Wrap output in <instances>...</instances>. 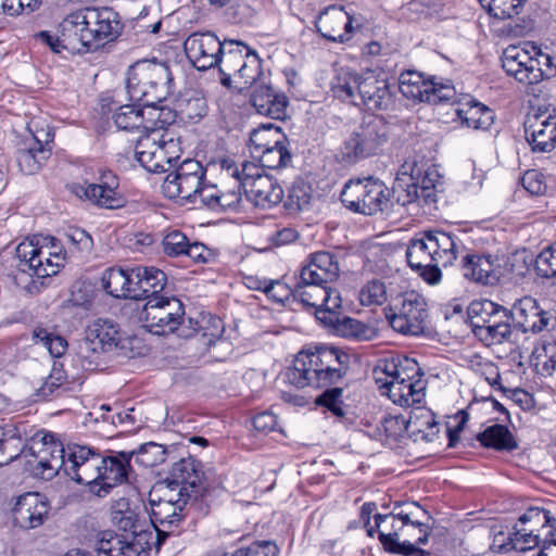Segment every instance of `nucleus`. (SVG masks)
Masks as SVG:
<instances>
[{
	"instance_id": "49530a36",
	"label": "nucleus",
	"mask_w": 556,
	"mask_h": 556,
	"mask_svg": "<svg viewBox=\"0 0 556 556\" xmlns=\"http://www.w3.org/2000/svg\"><path fill=\"white\" fill-rule=\"evenodd\" d=\"M478 441L484 447L497 451H513L517 448V442L506 426L493 425L485 428L477 435Z\"/></svg>"
},
{
	"instance_id": "774afa93",
	"label": "nucleus",
	"mask_w": 556,
	"mask_h": 556,
	"mask_svg": "<svg viewBox=\"0 0 556 556\" xmlns=\"http://www.w3.org/2000/svg\"><path fill=\"white\" fill-rule=\"evenodd\" d=\"M535 268L542 277L556 278V249L541 252L536 258Z\"/></svg>"
},
{
	"instance_id": "2f4dec72",
	"label": "nucleus",
	"mask_w": 556,
	"mask_h": 556,
	"mask_svg": "<svg viewBox=\"0 0 556 556\" xmlns=\"http://www.w3.org/2000/svg\"><path fill=\"white\" fill-rule=\"evenodd\" d=\"M402 506H405V509H401L397 513L392 511L391 514L381 515L377 514L375 516L376 521V528L380 529L381 523L387 522L390 518L393 520L396 519V517L401 520L400 525L404 529V527H409L406 529L405 534H410L412 531L418 529L419 536L416 540L417 544H425L428 541V526L425 525L420 519V515L427 517V511L424 510L417 503H409V504H400L396 503L394 510L401 508Z\"/></svg>"
},
{
	"instance_id": "72a5a7b5",
	"label": "nucleus",
	"mask_w": 556,
	"mask_h": 556,
	"mask_svg": "<svg viewBox=\"0 0 556 556\" xmlns=\"http://www.w3.org/2000/svg\"><path fill=\"white\" fill-rule=\"evenodd\" d=\"M496 261L491 255L468 254L464 257V276L475 282L493 286L501 276Z\"/></svg>"
},
{
	"instance_id": "f257e3e1",
	"label": "nucleus",
	"mask_w": 556,
	"mask_h": 556,
	"mask_svg": "<svg viewBox=\"0 0 556 556\" xmlns=\"http://www.w3.org/2000/svg\"><path fill=\"white\" fill-rule=\"evenodd\" d=\"M130 454L119 452L104 457L89 447L75 445L67 451L65 475L80 484L89 485L99 497L128 480Z\"/></svg>"
},
{
	"instance_id": "09e8293b",
	"label": "nucleus",
	"mask_w": 556,
	"mask_h": 556,
	"mask_svg": "<svg viewBox=\"0 0 556 556\" xmlns=\"http://www.w3.org/2000/svg\"><path fill=\"white\" fill-rule=\"evenodd\" d=\"M0 451L2 453L0 455L1 466L14 460L21 453L28 457V454L23 448V438L17 427L9 426L2 428Z\"/></svg>"
},
{
	"instance_id": "58836bf2",
	"label": "nucleus",
	"mask_w": 556,
	"mask_h": 556,
	"mask_svg": "<svg viewBox=\"0 0 556 556\" xmlns=\"http://www.w3.org/2000/svg\"><path fill=\"white\" fill-rule=\"evenodd\" d=\"M455 113L464 126L472 129L485 130L494 122L492 110L473 99L459 102Z\"/></svg>"
},
{
	"instance_id": "423d86ee",
	"label": "nucleus",
	"mask_w": 556,
	"mask_h": 556,
	"mask_svg": "<svg viewBox=\"0 0 556 556\" xmlns=\"http://www.w3.org/2000/svg\"><path fill=\"white\" fill-rule=\"evenodd\" d=\"M218 60L220 83L227 88L242 90L262 75L258 55L241 41L226 40Z\"/></svg>"
},
{
	"instance_id": "a19ab883",
	"label": "nucleus",
	"mask_w": 556,
	"mask_h": 556,
	"mask_svg": "<svg viewBox=\"0 0 556 556\" xmlns=\"http://www.w3.org/2000/svg\"><path fill=\"white\" fill-rule=\"evenodd\" d=\"M288 139L281 128L268 123L262 124L250 134V152L252 156L278 144L287 143Z\"/></svg>"
},
{
	"instance_id": "e433bc0d",
	"label": "nucleus",
	"mask_w": 556,
	"mask_h": 556,
	"mask_svg": "<svg viewBox=\"0 0 556 556\" xmlns=\"http://www.w3.org/2000/svg\"><path fill=\"white\" fill-rule=\"evenodd\" d=\"M132 279L136 286L132 288L134 299H146L160 295L166 286V275L155 267L132 268Z\"/></svg>"
},
{
	"instance_id": "4468645a",
	"label": "nucleus",
	"mask_w": 556,
	"mask_h": 556,
	"mask_svg": "<svg viewBox=\"0 0 556 556\" xmlns=\"http://www.w3.org/2000/svg\"><path fill=\"white\" fill-rule=\"evenodd\" d=\"M185 308L175 296L154 295L142 307L141 320L152 333L164 336L176 330L184 321Z\"/></svg>"
},
{
	"instance_id": "8fccbe9b",
	"label": "nucleus",
	"mask_w": 556,
	"mask_h": 556,
	"mask_svg": "<svg viewBox=\"0 0 556 556\" xmlns=\"http://www.w3.org/2000/svg\"><path fill=\"white\" fill-rule=\"evenodd\" d=\"M113 119L117 128L122 130L141 129L149 127L144 124V111L136 104H126L118 108Z\"/></svg>"
},
{
	"instance_id": "bf43d9fd",
	"label": "nucleus",
	"mask_w": 556,
	"mask_h": 556,
	"mask_svg": "<svg viewBox=\"0 0 556 556\" xmlns=\"http://www.w3.org/2000/svg\"><path fill=\"white\" fill-rule=\"evenodd\" d=\"M435 166L430 159L419 153L409 155L401 165L399 174L407 176L409 180L421 177L430 167Z\"/></svg>"
},
{
	"instance_id": "a211bd4d",
	"label": "nucleus",
	"mask_w": 556,
	"mask_h": 556,
	"mask_svg": "<svg viewBox=\"0 0 556 556\" xmlns=\"http://www.w3.org/2000/svg\"><path fill=\"white\" fill-rule=\"evenodd\" d=\"M151 546L152 532L146 530L126 535L102 531L94 544L98 556H149Z\"/></svg>"
},
{
	"instance_id": "9b49d317",
	"label": "nucleus",
	"mask_w": 556,
	"mask_h": 556,
	"mask_svg": "<svg viewBox=\"0 0 556 556\" xmlns=\"http://www.w3.org/2000/svg\"><path fill=\"white\" fill-rule=\"evenodd\" d=\"M292 295L304 307L313 308L316 318L321 323H333L334 309H340L341 294L331 286L309 280L305 275L299 274V278L292 289Z\"/></svg>"
},
{
	"instance_id": "680f3d73",
	"label": "nucleus",
	"mask_w": 556,
	"mask_h": 556,
	"mask_svg": "<svg viewBox=\"0 0 556 556\" xmlns=\"http://www.w3.org/2000/svg\"><path fill=\"white\" fill-rule=\"evenodd\" d=\"M418 178H413L416 185H418L421 198L424 199L425 203H432L435 202V190L438 188V185H441L440 181V175L438 173V169L435 166L430 167L429 170Z\"/></svg>"
},
{
	"instance_id": "0e129e2a",
	"label": "nucleus",
	"mask_w": 556,
	"mask_h": 556,
	"mask_svg": "<svg viewBox=\"0 0 556 556\" xmlns=\"http://www.w3.org/2000/svg\"><path fill=\"white\" fill-rule=\"evenodd\" d=\"M163 251L168 256L185 255L189 239L180 230L168 231L162 240Z\"/></svg>"
},
{
	"instance_id": "6e6d98bb",
	"label": "nucleus",
	"mask_w": 556,
	"mask_h": 556,
	"mask_svg": "<svg viewBox=\"0 0 556 556\" xmlns=\"http://www.w3.org/2000/svg\"><path fill=\"white\" fill-rule=\"evenodd\" d=\"M258 159L263 167L277 169L287 166L291 162V154L287 143L278 144L273 148H266L265 151L254 156Z\"/></svg>"
},
{
	"instance_id": "f704fd0d",
	"label": "nucleus",
	"mask_w": 556,
	"mask_h": 556,
	"mask_svg": "<svg viewBox=\"0 0 556 556\" xmlns=\"http://www.w3.org/2000/svg\"><path fill=\"white\" fill-rule=\"evenodd\" d=\"M386 424H395L406 431L410 437H415V440L419 438L425 441H432L438 432V424L430 410L417 408L412 413L409 418H390L386 420Z\"/></svg>"
},
{
	"instance_id": "393cba45",
	"label": "nucleus",
	"mask_w": 556,
	"mask_h": 556,
	"mask_svg": "<svg viewBox=\"0 0 556 556\" xmlns=\"http://www.w3.org/2000/svg\"><path fill=\"white\" fill-rule=\"evenodd\" d=\"M50 505L47 498L36 492H27L18 497L12 508V519L16 527L24 530L36 529L48 518Z\"/></svg>"
},
{
	"instance_id": "4d7b16f0",
	"label": "nucleus",
	"mask_w": 556,
	"mask_h": 556,
	"mask_svg": "<svg viewBox=\"0 0 556 556\" xmlns=\"http://www.w3.org/2000/svg\"><path fill=\"white\" fill-rule=\"evenodd\" d=\"M33 338L36 343H41L52 357H61L66 351V340L45 328L36 327L33 331Z\"/></svg>"
},
{
	"instance_id": "c756f323",
	"label": "nucleus",
	"mask_w": 556,
	"mask_h": 556,
	"mask_svg": "<svg viewBox=\"0 0 556 556\" xmlns=\"http://www.w3.org/2000/svg\"><path fill=\"white\" fill-rule=\"evenodd\" d=\"M250 102L255 111L274 119H282L287 115L288 98L279 90L265 83H254Z\"/></svg>"
},
{
	"instance_id": "13d9d810",
	"label": "nucleus",
	"mask_w": 556,
	"mask_h": 556,
	"mask_svg": "<svg viewBox=\"0 0 556 556\" xmlns=\"http://www.w3.org/2000/svg\"><path fill=\"white\" fill-rule=\"evenodd\" d=\"M388 300L387 287L379 279L369 280L359 291L362 305H382Z\"/></svg>"
},
{
	"instance_id": "b1692460",
	"label": "nucleus",
	"mask_w": 556,
	"mask_h": 556,
	"mask_svg": "<svg viewBox=\"0 0 556 556\" xmlns=\"http://www.w3.org/2000/svg\"><path fill=\"white\" fill-rule=\"evenodd\" d=\"M226 40L211 33H193L184 43L186 55L198 71H206L217 66Z\"/></svg>"
},
{
	"instance_id": "cd10ccee",
	"label": "nucleus",
	"mask_w": 556,
	"mask_h": 556,
	"mask_svg": "<svg viewBox=\"0 0 556 556\" xmlns=\"http://www.w3.org/2000/svg\"><path fill=\"white\" fill-rule=\"evenodd\" d=\"M415 376V372L406 371V375L397 376L394 380H386L383 388L394 404L409 407L422 402L426 395V381L420 377L416 379ZM417 376H420V372Z\"/></svg>"
},
{
	"instance_id": "e2e57ef3",
	"label": "nucleus",
	"mask_w": 556,
	"mask_h": 556,
	"mask_svg": "<svg viewBox=\"0 0 556 556\" xmlns=\"http://www.w3.org/2000/svg\"><path fill=\"white\" fill-rule=\"evenodd\" d=\"M416 184L415 180H409L407 176L397 173L393 192L397 193V201L401 202L402 205H406L421 198L418 185Z\"/></svg>"
},
{
	"instance_id": "de8ad7c7",
	"label": "nucleus",
	"mask_w": 556,
	"mask_h": 556,
	"mask_svg": "<svg viewBox=\"0 0 556 556\" xmlns=\"http://www.w3.org/2000/svg\"><path fill=\"white\" fill-rule=\"evenodd\" d=\"M382 529L379 530V540L383 547L390 552L403 554V555H413L419 549L409 541L400 542V533L403 528L400 522H396V519L393 520L391 527L389 528L386 522L381 523Z\"/></svg>"
},
{
	"instance_id": "338daca9",
	"label": "nucleus",
	"mask_w": 556,
	"mask_h": 556,
	"mask_svg": "<svg viewBox=\"0 0 556 556\" xmlns=\"http://www.w3.org/2000/svg\"><path fill=\"white\" fill-rule=\"evenodd\" d=\"M67 381V376L63 366L59 362H53L52 369L43 386L40 388V394L45 397L53 394V392Z\"/></svg>"
},
{
	"instance_id": "4c0bfd02",
	"label": "nucleus",
	"mask_w": 556,
	"mask_h": 556,
	"mask_svg": "<svg viewBox=\"0 0 556 556\" xmlns=\"http://www.w3.org/2000/svg\"><path fill=\"white\" fill-rule=\"evenodd\" d=\"M245 192L256 206L263 208L280 203L283 198L282 188L267 175L250 181Z\"/></svg>"
},
{
	"instance_id": "ea45409f",
	"label": "nucleus",
	"mask_w": 556,
	"mask_h": 556,
	"mask_svg": "<svg viewBox=\"0 0 556 556\" xmlns=\"http://www.w3.org/2000/svg\"><path fill=\"white\" fill-rule=\"evenodd\" d=\"M526 134L533 151L549 152L556 147V118L547 117L526 126Z\"/></svg>"
},
{
	"instance_id": "f03ea898",
	"label": "nucleus",
	"mask_w": 556,
	"mask_h": 556,
	"mask_svg": "<svg viewBox=\"0 0 556 556\" xmlns=\"http://www.w3.org/2000/svg\"><path fill=\"white\" fill-rule=\"evenodd\" d=\"M351 357L338 348L321 346L315 351H301L286 377L290 384L323 388L337 383L349 370Z\"/></svg>"
},
{
	"instance_id": "412c9836",
	"label": "nucleus",
	"mask_w": 556,
	"mask_h": 556,
	"mask_svg": "<svg viewBox=\"0 0 556 556\" xmlns=\"http://www.w3.org/2000/svg\"><path fill=\"white\" fill-rule=\"evenodd\" d=\"M86 24V31L89 33V49L99 47L104 42L115 40L123 30L119 14L111 8H81Z\"/></svg>"
},
{
	"instance_id": "79ce46f5",
	"label": "nucleus",
	"mask_w": 556,
	"mask_h": 556,
	"mask_svg": "<svg viewBox=\"0 0 556 556\" xmlns=\"http://www.w3.org/2000/svg\"><path fill=\"white\" fill-rule=\"evenodd\" d=\"M50 154L51 148H42L22 140L18 146L16 162L21 172L33 175L41 168Z\"/></svg>"
},
{
	"instance_id": "37998d69",
	"label": "nucleus",
	"mask_w": 556,
	"mask_h": 556,
	"mask_svg": "<svg viewBox=\"0 0 556 556\" xmlns=\"http://www.w3.org/2000/svg\"><path fill=\"white\" fill-rule=\"evenodd\" d=\"M111 521L119 530L132 534L139 532L140 518L137 506H132L129 500L122 497L111 506Z\"/></svg>"
},
{
	"instance_id": "6ab92c4d",
	"label": "nucleus",
	"mask_w": 556,
	"mask_h": 556,
	"mask_svg": "<svg viewBox=\"0 0 556 556\" xmlns=\"http://www.w3.org/2000/svg\"><path fill=\"white\" fill-rule=\"evenodd\" d=\"M204 177L205 168L202 164L188 159L166 176L162 185V191L168 199L194 202V195L199 191Z\"/></svg>"
},
{
	"instance_id": "20e7f679",
	"label": "nucleus",
	"mask_w": 556,
	"mask_h": 556,
	"mask_svg": "<svg viewBox=\"0 0 556 556\" xmlns=\"http://www.w3.org/2000/svg\"><path fill=\"white\" fill-rule=\"evenodd\" d=\"M170 81L165 63L143 60L129 67L126 89L129 99L140 105L161 104L169 93Z\"/></svg>"
},
{
	"instance_id": "aec40b11",
	"label": "nucleus",
	"mask_w": 556,
	"mask_h": 556,
	"mask_svg": "<svg viewBox=\"0 0 556 556\" xmlns=\"http://www.w3.org/2000/svg\"><path fill=\"white\" fill-rule=\"evenodd\" d=\"M399 89L407 99L428 103L448 101L455 94L453 86L425 79L424 75L416 71H406L400 75Z\"/></svg>"
},
{
	"instance_id": "c03bdc74",
	"label": "nucleus",
	"mask_w": 556,
	"mask_h": 556,
	"mask_svg": "<svg viewBox=\"0 0 556 556\" xmlns=\"http://www.w3.org/2000/svg\"><path fill=\"white\" fill-rule=\"evenodd\" d=\"M103 288L114 298L134 299L132 288L136 286L132 279V269H108L102 278Z\"/></svg>"
},
{
	"instance_id": "3c124183",
	"label": "nucleus",
	"mask_w": 556,
	"mask_h": 556,
	"mask_svg": "<svg viewBox=\"0 0 556 556\" xmlns=\"http://www.w3.org/2000/svg\"><path fill=\"white\" fill-rule=\"evenodd\" d=\"M178 112L181 118L197 122L207 113V103L204 97L192 92L184 96L177 103Z\"/></svg>"
},
{
	"instance_id": "69168bd1",
	"label": "nucleus",
	"mask_w": 556,
	"mask_h": 556,
	"mask_svg": "<svg viewBox=\"0 0 556 556\" xmlns=\"http://www.w3.org/2000/svg\"><path fill=\"white\" fill-rule=\"evenodd\" d=\"M343 390L341 388H332L326 390L321 395L318 396L317 403L327 407L339 418H345L346 412L345 405L342 402Z\"/></svg>"
},
{
	"instance_id": "f3484780",
	"label": "nucleus",
	"mask_w": 556,
	"mask_h": 556,
	"mask_svg": "<svg viewBox=\"0 0 556 556\" xmlns=\"http://www.w3.org/2000/svg\"><path fill=\"white\" fill-rule=\"evenodd\" d=\"M162 497L159 502L151 503V521L156 531V546L159 547L165 539L177 528L184 518V509L192 501L182 497L160 485Z\"/></svg>"
},
{
	"instance_id": "1a4fd4ad",
	"label": "nucleus",
	"mask_w": 556,
	"mask_h": 556,
	"mask_svg": "<svg viewBox=\"0 0 556 556\" xmlns=\"http://www.w3.org/2000/svg\"><path fill=\"white\" fill-rule=\"evenodd\" d=\"M341 201L351 211L364 215L389 212L392 207L391 190L371 177L345 184Z\"/></svg>"
},
{
	"instance_id": "a18cd8bd",
	"label": "nucleus",
	"mask_w": 556,
	"mask_h": 556,
	"mask_svg": "<svg viewBox=\"0 0 556 556\" xmlns=\"http://www.w3.org/2000/svg\"><path fill=\"white\" fill-rule=\"evenodd\" d=\"M334 319L333 323H323L325 326L332 327L336 332L345 338H354L361 341L371 340L376 332L375 330L361 323L357 319L351 317H342L340 316L339 309H334Z\"/></svg>"
},
{
	"instance_id": "052dcab7",
	"label": "nucleus",
	"mask_w": 556,
	"mask_h": 556,
	"mask_svg": "<svg viewBox=\"0 0 556 556\" xmlns=\"http://www.w3.org/2000/svg\"><path fill=\"white\" fill-rule=\"evenodd\" d=\"M288 198L290 206L304 210L309 205L313 198L312 186L302 178H296L289 189Z\"/></svg>"
},
{
	"instance_id": "603ef678",
	"label": "nucleus",
	"mask_w": 556,
	"mask_h": 556,
	"mask_svg": "<svg viewBox=\"0 0 556 556\" xmlns=\"http://www.w3.org/2000/svg\"><path fill=\"white\" fill-rule=\"evenodd\" d=\"M130 454V459L143 467H154L165 460L166 450L162 444L148 442L142 444L137 452H126Z\"/></svg>"
},
{
	"instance_id": "7c9ffc66",
	"label": "nucleus",
	"mask_w": 556,
	"mask_h": 556,
	"mask_svg": "<svg viewBox=\"0 0 556 556\" xmlns=\"http://www.w3.org/2000/svg\"><path fill=\"white\" fill-rule=\"evenodd\" d=\"M316 28L324 38L343 42L353 30V18L342 7L330 5L318 15Z\"/></svg>"
},
{
	"instance_id": "f8f14e48",
	"label": "nucleus",
	"mask_w": 556,
	"mask_h": 556,
	"mask_svg": "<svg viewBox=\"0 0 556 556\" xmlns=\"http://www.w3.org/2000/svg\"><path fill=\"white\" fill-rule=\"evenodd\" d=\"M52 245H39V241L28 240L21 242L16 248V257L18 258V269L22 277L28 273L29 276L46 278L59 273L63 267L65 256L61 251H56L53 243L54 238L50 239Z\"/></svg>"
},
{
	"instance_id": "2eb2a0df",
	"label": "nucleus",
	"mask_w": 556,
	"mask_h": 556,
	"mask_svg": "<svg viewBox=\"0 0 556 556\" xmlns=\"http://www.w3.org/2000/svg\"><path fill=\"white\" fill-rule=\"evenodd\" d=\"M37 37L55 53H60L62 50L89 49V33L86 31L83 9H76L66 14L56 26L54 35L50 31H40Z\"/></svg>"
},
{
	"instance_id": "a878e982",
	"label": "nucleus",
	"mask_w": 556,
	"mask_h": 556,
	"mask_svg": "<svg viewBox=\"0 0 556 556\" xmlns=\"http://www.w3.org/2000/svg\"><path fill=\"white\" fill-rule=\"evenodd\" d=\"M118 180L112 172H104L100 182L88 185H75L74 193L80 198L105 208H118L123 205V198L117 191Z\"/></svg>"
},
{
	"instance_id": "9d476101",
	"label": "nucleus",
	"mask_w": 556,
	"mask_h": 556,
	"mask_svg": "<svg viewBox=\"0 0 556 556\" xmlns=\"http://www.w3.org/2000/svg\"><path fill=\"white\" fill-rule=\"evenodd\" d=\"M384 315L396 332L419 336L425 332L428 318L426 299L416 291H406L392 300Z\"/></svg>"
},
{
	"instance_id": "864d4df0",
	"label": "nucleus",
	"mask_w": 556,
	"mask_h": 556,
	"mask_svg": "<svg viewBox=\"0 0 556 556\" xmlns=\"http://www.w3.org/2000/svg\"><path fill=\"white\" fill-rule=\"evenodd\" d=\"M481 5L495 18H513L520 13L526 0H479Z\"/></svg>"
},
{
	"instance_id": "5fc2aeb1",
	"label": "nucleus",
	"mask_w": 556,
	"mask_h": 556,
	"mask_svg": "<svg viewBox=\"0 0 556 556\" xmlns=\"http://www.w3.org/2000/svg\"><path fill=\"white\" fill-rule=\"evenodd\" d=\"M161 170H164L165 164H170L180 157L181 146L180 138L174 129H161Z\"/></svg>"
},
{
	"instance_id": "0eeeda50",
	"label": "nucleus",
	"mask_w": 556,
	"mask_h": 556,
	"mask_svg": "<svg viewBox=\"0 0 556 556\" xmlns=\"http://www.w3.org/2000/svg\"><path fill=\"white\" fill-rule=\"evenodd\" d=\"M475 337L486 346L509 341L514 331L509 309L490 300L473 301L468 307Z\"/></svg>"
},
{
	"instance_id": "ddd939ff",
	"label": "nucleus",
	"mask_w": 556,
	"mask_h": 556,
	"mask_svg": "<svg viewBox=\"0 0 556 556\" xmlns=\"http://www.w3.org/2000/svg\"><path fill=\"white\" fill-rule=\"evenodd\" d=\"M28 470L45 480L52 479L61 469L65 470L67 452L52 433L37 434L28 448Z\"/></svg>"
},
{
	"instance_id": "39448f33",
	"label": "nucleus",
	"mask_w": 556,
	"mask_h": 556,
	"mask_svg": "<svg viewBox=\"0 0 556 556\" xmlns=\"http://www.w3.org/2000/svg\"><path fill=\"white\" fill-rule=\"evenodd\" d=\"M337 97L350 100L353 104L365 105L368 110H386L392 103V93L384 78H378L372 72L358 75L343 72L333 85Z\"/></svg>"
},
{
	"instance_id": "c85d7f7f",
	"label": "nucleus",
	"mask_w": 556,
	"mask_h": 556,
	"mask_svg": "<svg viewBox=\"0 0 556 556\" xmlns=\"http://www.w3.org/2000/svg\"><path fill=\"white\" fill-rule=\"evenodd\" d=\"M514 329L522 332H541L549 324V315L542 309L536 300L531 296H525L517 301L509 309Z\"/></svg>"
},
{
	"instance_id": "4be33fe9",
	"label": "nucleus",
	"mask_w": 556,
	"mask_h": 556,
	"mask_svg": "<svg viewBox=\"0 0 556 556\" xmlns=\"http://www.w3.org/2000/svg\"><path fill=\"white\" fill-rule=\"evenodd\" d=\"M202 476L200 464L194 458H181L173 464L167 477L160 485L179 493L189 501H195L202 494Z\"/></svg>"
},
{
	"instance_id": "5701e85b",
	"label": "nucleus",
	"mask_w": 556,
	"mask_h": 556,
	"mask_svg": "<svg viewBox=\"0 0 556 556\" xmlns=\"http://www.w3.org/2000/svg\"><path fill=\"white\" fill-rule=\"evenodd\" d=\"M530 43L508 46L502 54V67L507 75L526 85L538 84L542 80V71L539 62L534 61V53Z\"/></svg>"
},
{
	"instance_id": "7ed1b4c3",
	"label": "nucleus",
	"mask_w": 556,
	"mask_h": 556,
	"mask_svg": "<svg viewBox=\"0 0 556 556\" xmlns=\"http://www.w3.org/2000/svg\"><path fill=\"white\" fill-rule=\"evenodd\" d=\"M458 245L455 239L442 230L424 232L419 239L410 241L406 257L409 266L429 283L441 280V267L452 265L456 260Z\"/></svg>"
},
{
	"instance_id": "bb28decb",
	"label": "nucleus",
	"mask_w": 556,
	"mask_h": 556,
	"mask_svg": "<svg viewBox=\"0 0 556 556\" xmlns=\"http://www.w3.org/2000/svg\"><path fill=\"white\" fill-rule=\"evenodd\" d=\"M122 336L117 325L110 319L93 321L87 331L86 339L79 345V354L88 357L89 352H109L117 348Z\"/></svg>"
},
{
	"instance_id": "dca6fc26",
	"label": "nucleus",
	"mask_w": 556,
	"mask_h": 556,
	"mask_svg": "<svg viewBox=\"0 0 556 556\" xmlns=\"http://www.w3.org/2000/svg\"><path fill=\"white\" fill-rule=\"evenodd\" d=\"M556 529V519L544 508L530 507L513 527L515 551L526 552L544 544L547 530Z\"/></svg>"
},
{
	"instance_id": "c9c22d12",
	"label": "nucleus",
	"mask_w": 556,
	"mask_h": 556,
	"mask_svg": "<svg viewBox=\"0 0 556 556\" xmlns=\"http://www.w3.org/2000/svg\"><path fill=\"white\" fill-rule=\"evenodd\" d=\"M161 129L151 128L138 138L135 147L137 161L147 170L156 173L161 164Z\"/></svg>"
},
{
	"instance_id": "473e14b6",
	"label": "nucleus",
	"mask_w": 556,
	"mask_h": 556,
	"mask_svg": "<svg viewBox=\"0 0 556 556\" xmlns=\"http://www.w3.org/2000/svg\"><path fill=\"white\" fill-rule=\"evenodd\" d=\"M300 274L308 277L309 280L330 286L340 276L339 261L330 252H316L309 255L308 263L301 268Z\"/></svg>"
},
{
	"instance_id": "6e6552de",
	"label": "nucleus",
	"mask_w": 556,
	"mask_h": 556,
	"mask_svg": "<svg viewBox=\"0 0 556 556\" xmlns=\"http://www.w3.org/2000/svg\"><path fill=\"white\" fill-rule=\"evenodd\" d=\"M388 125L380 116L363 119L342 142L337 159L343 165H353L377 153L388 140Z\"/></svg>"
}]
</instances>
